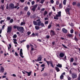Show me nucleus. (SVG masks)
<instances>
[{"mask_svg": "<svg viewBox=\"0 0 80 80\" xmlns=\"http://www.w3.org/2000/svg\"><path fill=\"white\" fill-rule=\"evenodd\" d=\"M15 8V5L13 3H10L9 5V6L8 7V4L7 5L6 9L8 10V9H13Z\"/></svg>", "mask_w": 80, "mask_h": 80, "instance_id": "1", "label": "nucleus"}, {"mask_svg": "<svg viewBox=\"0 0 80 80\" xmlns=\"http://www.w3.org/2000/svg\"><path fill=\"white\" fill-rule=\"evenodd\" d=\"M61 11L58 12V14H56L55 16L54 17V20H58V18H59L58 17H61Z\"/></svg>", "mask_w": 80, "mask_h": 80, "instance_id": "2", "label": "nucleus"}, {"mask_svg": "<svg viewBox=\"0 0 80 80\" xmlns=\"http://www.w3.org/2000/svg\"><path fill=\"white\" fill-rule=\"evenodd\" d=\"M37 22H38V26H41V27H43L44 26V24L42 22V21H40V19H37L36 20Z\"/></svg>", "mask_w": 80, "mask_h": 80, "instance_id": "3", "label": "nucleus"}, {"mask_svg": "<svg viewBox=\"0 0 80 80\" xmlns=\"http://www.w3.org/2000/svg\"><path fill=\"white\" fill-rule=\"evenodd\" d=\"M18 30L20 32V33H23V32H24V28L22 27H19L18 28Z\"/></svg>", "mask_w": 80, "mask_h": 80, "instance_id": "4", "label": "nucleus"}, {"mask_svg": "<svg viewBox=\"0 0 80 80\" xmlns=\"http://www.w3.org/2000/svg\"><path fill=\"white\" fill-rule=\"evenodd\" d=\"M37 7H38V4H36L32 6V7H33V8L32 9V10L33 12H35V10H36V8H37Z\"/></svg>", "mask_w": 80, "mask_h": 80, "instance_id": "5", "label": "nucleus"}, {"mask_svg": "<svg viewBox=\"0 0 80 80\" xmlns=\"http://www.w3.org/2000/svg\"><path fill=\"white\" fill-rule=\"evenodd\" d=\"M12 27L11 26H8V29H7V33H9L10 32H12Z\"/></svg>", "mask_w": 80, "mask_h": 80, "instance_id": "6", "label": "nucleus"}, {"mask_svg": "<svg viewBox=\"0 0 80 80\" xmlns=\"http://www.w3.org/2000/svg\"><path fill=\"white\" fill-rule=\"evenodd\" d=\"M42 58L41 56H39L37 60H35V61H37L38 62H40V61H42Z\"/></svg>", "mask_w": 80, "mask_h": 80, "instance_id": "7", "label": "nucleus"}, {"mask_svg": "<svg viewBox=\"0 0 80 80\" xmlns=\"http://www.w3.org/2000/svg\"><path fill=\"white\" fill-rule=\"evenodd\" d=\"M72 78H75L77 77V75L76 73H73L72 74Z\"/></svg>", "mask_w": 80, "mask_h": 80, "instance_id": "8", "label": "nucleus"}, {"mask_svg": "<svg viewBox=\"0 0 80 80\" xmlns=\"http://www.w3.org/2000/svg\"><path fill=\"white\" fill-rule=\"evenodd\" d=\"M22 49H21L20 50V55L22 58H24V57L23 56V52H22Z\"/></svg>", "mask_w": 80, "mask_h": 80, "instance_id": "9", "label": "nucleus"}, {"mask_svg": "<svg viewBox=\"0 0 80 80\" xmlns=\"http://www.w3.org/2000/svg\"><path fill=\"white\" fill-rule=\"evenodd\" d=\"M51 35L52 37H53V36H54V35H55V32L52 30L51 31Z\"/></svg>", "mask_w": 80, "mask_h": 80, "instance_id": "10", "label": "nucleus"}, {"mask_svg": "<svg viewBox=\"0 0 80 80\" xmlns=\"http://www.w3.org/2000/svg\"><path fill=\"white\" fill-rule=\"evenodd\" d=\"M65 56V54L62 52L60 53L59 54V57L61 58H63Z\"/></svg>", "mask_w": 80, "mask_h": 80, "instance_id": "11", "label": "nucleus"}, {"mask_svg": "<svg viewBox=\"0 0 80 80\" xmlns=\"http://www.w3.org/2000/svg\"><path fill=\"white\" fill-rule=\"evenodd\" d=\"M62 32L63 33H67L68 32V30H67L65 29V28H63L62 29Z\"/></svg>", "mask_w": 80, "mask_h": 80, "instance_id": "12", "label": "nucleus"}, {"mask_svg": "<svg viewBox=\"0 0 80 80\" xmlns=\"http://www.w3.org/2000/svg\"><path fill=\"white\" fill-rule=\"evenodd\" d=\"M0 70L2 73H3L5 71V69H4V68L3 66H2L1 67Z\"/></svg>", "mask_w": 80, "mask_h": 80, "instance_id": "13", "label": "nucleus"}, {"mask_svg": "<svg viewBox=\"0 0 80 80\" xmlns=\"http://www.w3.org/2000/svg\"><path fill=\"white\" fill-rule=\"evenodd\" d=\"M71 10V8H67L66 9H65L66 12H68V13L70 11V10Z\"/></svg>", "mask_w": 80, "mask_h": 80, "instance_id": "14", "label": "nucleus"}, {"mask_svg": "<svg viewBox=\"0 0 80 80\" xmlns=\"http://www.w3.org/2000/svg\"><path fill=\"white\" fill-rule=\"evenodd\" d=\"M24 72H26V73H28V76H30V75H31V74H32V71H30L29 72H28L25 71Z\"/></svg>", "mask_w": 80, "mask_h": 80, "instance_id": "15", "label": "nucleus"}, {"mask_svg": "<svg viewBox=\"0 0 80 80\" xmlns=\"http://www.w3.org/2000/svg\"><path fill=\"white\" fill-rule=\"evenodd\" d=\"M39 26H35V28L36 29V30H38V29H40V27H39Z\"/></svg>", "mask_w": 80, "mask_h": 80, "instance_id": "16", "label": "nucleus"}, {"mask_svg": "<svg viewBox=\"0 0 80 80\" xmlns=\"http://www.w3.org/2000/svg\"><path fill=\"white\" fill-rule=\"evenodd\" d=\"M55 70L56 71H57V72H60V70L59 68L57 67H55Z\"/></svg>", "mask_w": 80, "mask_h": 80, "instance_id": "17", "label": "nucleus"}, {"mask_svg": "<svg viewBox=\"0 0 80 80\" xmlns=\"http://www.w3.org/2000/svg\"><path fill=\"white\" fill-rule=\"evenodd\" d=\"M56 66L57 67H60V68H61V67H62V64H60L59 63H58V64H57Z\"/></svg>", "mask_w": 80, "mask_h": 80, "instance_id": "18", "label": "nucleus"}, {"mask_svg": "<svg viewBox=\"0 0 80 80\" xmlns=\"http://www.w3.org/2000/svg\"><path fill=\"white\" fill-rule=\"evenodd\" d=\"M46 62L48 64V67L49 66V64H51V63H52V62L51 61H46Z\"/></svg>", "mask_w": 80, "mask_h": 80, "instance_id": "19", "label": "nucleus"}, {"mask_svg": "<svg viewBox=\"0 0 80 80\" xmlns=\"http://www.w3.org/2000/svg\"><path fill=\"white\" fill-rule=\"evenodd\" d=\"M13 40L14 41L13 43H14V44H17V39H13Z\"/></svg>", "mask_w": 80, "mask_h": 80, "instance_id": "20", "label": "nucleus"}, {"mask_svg": "<svg viewBox=\"0 0 80 80\" xmlns=\"http://www.w3.org/2000/svg\"><path fill=\"white\" fill-rule=\"evenodd\" d=\"M18 28L19 27L16 25H14L13 27V28H14V29H16V28H17V30H18Z\"/></svg>", "mask_w": 80, "mask_h": 80, "instance_id": "21", "label": "nucleus"}, {"mask_svg": "<svg viewBox=\"0 0 80 80\" xmlns=\"http://www.w3.org/2000/svg\"><path fill=\"white\" fill-rule=\"evenodd\" d=\"M33 23L34 25H38V23L37 22L35 21H33Z\"/></svg>", "mask_w": 80, "mask_h": 80, "instance_id": "22", "label": "nucleus"}, {"mask_svg": "<svg viewBox=\"0 0 80 80\" xmlns=\"http://www.w3.org/2000/svg\"><path fill=\"white\" fill-rule=\"evenodd\" d=\"M62 7H63V5L62 3H60L59 4V8H62Z\"/></svg>", "mask_w": 80, "mask_h": 80, "instance_id": "23", "label": "nucleus"}, {"mask_svg": "<svg viewBox=\"0 0 80 80\" xmlns=\"http://www.w3.org/2000/svg\"><path fill=\"white\" fill-rule=\"evenodd\" d=\"M47 13H48V12L47 11H44V13H43L44 16H46V15L47 14Z\"/></svg>", "mask_w": 80, "mask_h": 80, "instance_id": "24", "label": "nucleus"}, {"mask_svg": "<svg viewBox=\"0 0 80 80\" xmlns=\"http://www.w3.org/2000/svg\"><path fill=\"white\" fill-rule=\"evenodd\" d=\"M24 25H25V22H22L20 24L21 26Z\"/></svg>", "mask_w": 80, "mask_h": 80, "instance_id": "25", "label": "nucleus"}, {"mask_svg": "<svg viewBox=\"0 0 80 80\" xmlns=\"http://www.w3.org/2000/svg\"><path fill=\"white\" fill-rule=\"evenodd\" d=\"M64 76L63 75H61V76H60V79L61 80H63L64 78Z\"/></svg>", "mask_w": 80, "mask_h": 80, "instance_id": "26", "label": "nucleus"}, {"mask_svg": "<svg viewBox=\"0 0 80 80\" xmlns=\"http://www.w3.org/2000/svg\"><path fill=\"white\" fill-rule=\"evenodd\" d=\"M28 8V7H26L24 8V10H25V11H27Z\"/></svg>", "mask_w": 80, "mask_h": 80, "instance_id": "27", "label": "nucleus"}, {"mask_svg": "<svg viewBox=\"0 0 80 80\" xmlns=\"http://www.w3.org/2000/svg\"><path fill=\"white\" fill-rule=\"evenodd\" d=\"M67 0H64L63 2V5H66V2H67Z\"/></svg>", "mask_w": 80, "mask_h": 80, "instance_id": "28", "label": "nucleus"}, {"mask_svg": "<svg viewBox=\"0 0 80 80\" xmlns=\"http://www.w3.org/2000/svg\"><path fill=\"white\" fill-rule=\"evenodd\" d=\"M52 11L49 12L48 13L49 16V17H51V15H52Z\"/></svg>", "mask_w": 80, "mask_h": 80, "instance_id": "29", "label": "nucleus"}, {"mask_svg": "<svg viewBox=\"0 0 80 80\" xmlns=\"http://www.w3.org/2000/svg\"><path fill=\"white\" fill-rule=\"evenodd\" d=\"M27 15L28 16H30V15L31 14H30V12L29 11H28L27 12Z\"/></svg>", "mask_w": 80, "mask_h": 80, "instance_id": "30", "label": "nucleus"}, {"mask_svg": "<svg viewBox=\"0 0 80 80\" xmlns=\"http://www.w3.org/2000/svg\"><path fill=\"white\" fill-rule=\"evenodd\" d=\"M19 6V4H18V3H17V4H16V5L15 6V8H17Z\"/></svg>", "mask_w": 80, "mask_h": 80, "instance_id": "31", "label": "nucleus"}, {"mask_svg": "<svg viewBox=\"0 0 80 80\" xmlns=\"http://www.w3.org/2000/svg\"><path fill=\"white\" fill-rule=\"evenodd\" d=\"M72 36L73 34H69L68 35V37H72Z\"/></svg>", "mask_w": 80, "mask_h": 80, "instance_id": "32", "label": "nucleus"}, {"mask_svg": "<svg viewBox=\"0 0 80 80\" xmlns=\"http://www.w3.org/2000/svg\"><path fill=\"white\" fill-rule=\"evenodd\" d=\"M74 61V59L73 58H71V60L70 61V62H73Z\"/></svg>", "mask_w": 80, "mask_h": 80, "instance_id": "33", "label": "nucleus"}, {"mask_svg": "<svg viewBox=\"0 0 80 80\" xmlns=\"http://www.w3.org/2000/svg\"><path fill=\"white\" fill-rule=\"evenodd\" d=\"M11 19V18L10 17H7V20L8 21H9Z\"/></svg>", "mask_w": 80, "mask_h": 80, "instance_id": "34", "label": "nucleus"}, {"mask_svg": "<svg viewBox=\"0 0 80 80\" xmlns=\"http://www.w3.org/2000/svg\"><path fill=\"white\" fill-rule=\"evenodd\" d=\"M45 25H48V21H47L45 22Z\"/></svg>", "mask_w": 80, "mask_h": 80, "instance_id": "35", "label": "nucleus"}, {"mask_svg": "<svg viewBox=\"0 0 80 80\" xmlns=\"http://www.w3.org/2000/svg\"><path fill=\"white\" fill-rule=\"evenodd\" d=\"M10 22L11 23H13V19H11L10 20Z\"/></svg>", "mask_w": 80, "mask_h": 80, "instance_id": "36", "label": "nucleus"}, {"mask_svg": "<svg viewBox=\"0 0 80 80\" xmlns=\"http://www.w3.org/2000/svg\"><path fill=\"white\" fill-rule=\"evenodd\" d=\"M51 27H52V25L51 24H49L48 25V29L50 28H51Z\"/></svg>", "mask_w": 80, "mask_h": 80, "instance_id": "37", "label": "nucleus"}, {"mask_svg": "<svg viewBox=\"0 0 80 80\" xmlns=\"http://www.w3.org/2000/svg\"><path fill=\"white\" fill-rule=\"evenodd\" d=\"M74 40L76 42H78V39L76 37V36H75V38H74Z\"/></svg>", "mask_w": 80, "mask_h": 80, "instance_id": "38", "label": "nucleus"}, {"mask_svg": "<svg viewBox=\"0 0 80 80\" xmlns=\"http://www.w3.org/2000/svg\"><path fill=\"white\" fill-rule=\"evenodd\" d=\"M72 5H77V2H73Z\"/></svg>", "mask_w": 80, "mask_h": 80, "instance_id": "39", "label": "nucleus"}, {"mask_svg": "<svg viewBox=\"0 0 80 80\" xmlns=\"http://www.w3.org/2000/svg\"><path fill=\"white\" fill-rule=\"evenodd\" d=\"M45 1V0H41V2H40V3H42V4H43V2Z\"/></svg>", "mask_w": 80, "mask_h": 80, "instance_id": "40", "label": "nucleus"}, {"mask_svg": "<svg viewBox=\"0 0 80 80\" xmlns=\"http://www.w3.org/2000/svg\"><path fill=\"white\" fill-rule=\"evenodd\" d=\"M17 37V36L16 34H14L13 37V38H16Z\"/></svg>", "mask_w": 80, "mask_h": 80, "instance_id": "41", "label": "nucleus"}, {"mask_svg": "<svg viewBox=\"0 0 80 80\" xmlns=\"http://www.w3.org/2000/svg\"><path fill=\"white\" fill-rule=\"evenodd\" d=\"M35 36V33H33L31 35V37H34Z\"/></svg>", "mask_w": 80, "mask_h": 80, "instance_id": "42", "label": "nucleus"}, {"mask_svg": "<svg viewBox=\"0 0 80 80\" xmlns=\"http://www.w3.org/2000/svg\"><path fill=\"white\" fill-rule=\"evenodd\" d=\"M50 2L51 3H52V4H53L54 3V1H53V0H51Z\"/></svg>", "mask_w": 80, "mask_h": 80, "instance_id": "43", "label": "nucleus"}, {"mask_svg": "<svg viewBox=\"0 0 80 80\" xmlns=\"http://www.w3.org/2000/svg\"><path fill=\"white\" fill-rule=\"evenodd\" d=\"M73 65H74V66H76V65H78V64L75 62H74L73 63Z\"/></svg>", "mask_w": 80, "mask_h": 80, "instance_id": "44", "label": "nucleus"}, {"mask_svg": "<svg viewBox=\"0 0 80 80\" xmlns=\"http://www.w3.org/2000/svg\"><path fill=\"white\" fill-rule=\"evenodd\" d=\"M62 45L63 47H64V48H67V47L65 46V45H64L63 44H62Z\"/></svg>", "mask_w": 80, "mask_h": 80, "instance_id": "45", "label": "nucleus"}, {"mask_svg": "<svg viewBox=\"0 0 80 80\" xmlns=\"http://www.w3.org/2000/svg\"><path fill=\"white\" fill-rule=\"evenodd\" d=\"M28 35H30V34H31V32H28L27 33Z\"/></svg>", "mask_w": 80, "mask_h": 80, "instance_id": "46", "label": "nucleus"}, {"mask_svg": "<svg viewBox=\"0 0 80 80\" xmlns=\"http://www.w3.org/2000/svg\"><path fill=\"white\" fill-rule=\"evenodd\" d=\"M73 29H71L70 31L71 33H73Z\"/></svg>", "mask_w": 80, "mask_h": 80, "instance_id": "47", "label": "nucleus"}, {"mask_svg": "<svg viewBox=\"0 0 80 80\" xmlns=\"http://www.w3.org/2000/svg\"><path fill=\"white\" fill-rule=\"evenodd\" d=\"M27 48H28V50L29 48H30V46L28 45H27Z\"/></svg>", "mask_w": 80, "mask_h": 80, "instance_id": "48", "label": "nucleus"}, {"mask_svg": "<svg viewBox=\"0 0 80 80\" xmlns=\"http://www.w3.org/2000/svg\"><path fill=\"white\" fill-rule=\"evenodd\" d=\"M52 9L53 10V11L55 12V7H52Z\"/></svg>", "mask_w": 80, "mask_h": 80, "instance_id": "49", "label": "nucleus"}, {"mask_svg": "<svg viewBox=\"0 0 80 80\" xmlns=\"http://www.w3.org/2000/svg\"><path fill=\"white\" fill-rule=\"evenodd\" d=\"M3 22H4V20H1L0 22V23H1V24H2V23H3Z\"/></svg>", "mask_w": 80, "mask_h": 80, "instance_id": "50", "label": "nucleus"}, {"mask_svg": "<svg viewBox=\"0 0 80 80\" xmlns=\"http://www.w3.org/2000/svg\"><path fill=\"white\" fill-rule=\"evenodd\" d=\"M78 80H80V74L79 75V76L78 78Z\"/></svg>", "mask_w": 80, "mask_h": 80, "instance_id": "51", "label": "nucleus"}, {"mask_svg": "<svg viewBox=\"0 0 80 80\" xmlns=\"http://www.w3.org/2000/svg\"><path fill=\"white\" fill-rule=\"evenodd\" d=\"M47 75H48V73H44V76H47Z\"/></svg>", "mask_w": 80, "mask_h": 80, "instance_id": "52", "label": "nucleus"}, {"mask_svg": "<svg viewBox=\"0 0 80 80\" xmlns=\"http://www.w3.org/2000/svg\"><path fill=\"white\" fill-rule=\"evenodd\" d=\"M31 3L32 5H34V4H35V1H32V2H31Z\"/></svg>", "mask_w": 80, "mask_h": 80, "instance_id": "53", "label": "nucleus"}, {"mask_svg": "<svg viewBox=\"0 0 80 80\" xmlns=\"http://www.w3.org/2000/svg\"><path fill=\"white\" fill-rule=\"evenodd\" d=\"M1 7L2 10H4V8L3 7V6L1 5Z\"/></svg>", "mask_w": 80, "mask_h": 80, "instance_id": "54", "label": "nucleus"}, {"mask_svg": "<svg viewBox=\"0 0 80 80\" xmlns=\"http://www.w3.org/2000/svg\"><path fill=\"white\" fill-rule=\"evenodd\" d=\"M51 65L52 67L53 68H54V66H53V63H52H52H51Z\"/></svg>", "mask_w": 80, "mask_h": 80, "instance_id": "55", "label": "nucleus"}, {"mask_svg": "<svg viewBox=\"0 0 80 80\" xmlns=\"http://www.w3.org/2000/svg\"><path fill=\"white\" fill-rule=\"evenodd\" d=\"M15 55L16 56H18V53H17L16 52H15Z\"/></svg>", "mask_w": 80, "mask_h": 80, "instance_id": "56", "label": "nucleus"}, {"mask_svg": "<svg viewBox=\"0 0 80 80\" xmlns=\"http://www.w3.org/2000/svg\"><path fill=\"white\" fill-rule=\"evenodd\" d=\"M20 1L21 2V3H23V2H25V0H20Z\"/></svg>", "mask_w": 80, "mask_h": 80, "instance_id": "57", "label": "nucleus"}, {"mask_svg": "<svg viewBox=\"0 0 80 80\" xmlns=\"http://www.w3.org/2000/svg\"><path fill=\"white\" fill-rule=\"evenodd\" d=\"M34 35L35 36H38V33H35L34 34Z\"/></svg>", "mask_w": 80, "mask_h": 80, "instance_id": "58", "label": "nucleus"}, {"mask_svg": "<svg viewBox=\"0 0 80 80\" xmlns=\"http://www.w3.org/2000/svg\"><path fill=\"white\" fill-rule=\"evenodd\" d=\"M56 27H60L58 24H56Z\"/></svg>", "mask_w": 80, "mask_h": 80, "instance_id": "59", "label": "nucleus"}, {"mask_svg": "<svg viewBox=\"0 0 80 80\" xmlns=\"http://www.w3.org/2000/svg\"><path fill=\"white\" fill-rule=\"evenodd\" d=\"M5 25H4L3 26H2V29H4L5 28Z\"/></svg>", "mask_w": 80, "mask_h": 80, "instance_id": "60", "label": "nucleus"}, {"mask_svg": "<svg viewBox=\"0 0 80 80\" xmlns=\"http://www.w3.org/2000/svg\"><path fill=\"white\" fill-rule=\"evenodd\" d=\"M77 6L78 7H80V3H78V4H77Z\"/></svg>", "mask_w": 80, "mask_h": 80, "instance_id": "61", "label": "nucleus"}, {"mask_svg": "<svg viewBox=\"0 0 80 80\" xmlns=\"http://www.w3.org/2000/svg\"><path fill=\"white\" fill-rule=\"evenodd\" d=\"M68 80H71V78L69 77H68Z\"/></svg>", "mask_w": 80, "mask_h": 80, "instance_id": "62", "label": "nucleus"}, {"mask_svg": "<svg viewBox=\"0 0 80 80\" xmlns=\"http://www.w3.org/2000/svg\"><path fill=\"white\" fill-rule=\"evenodd\" d=\"M45 64H42V65L41 66V67H45Z\"/></svg>", "mask_w": 80, "mask_h": 80, "instance_id": "63", "label": "nucleus"}, {"mask_svg": "<svg viewBox=\"0 0 80 80\" xmlns=\"http://www.w3.org/2000/svg\"><path fill=\"white\" fill-rule=\"evenodd\" d=\"M46 38L48 39L50 38V36L49 35H47L46 36Z\"/></svg>", "mask_w": 80, "mask_h": 80, "instance_id": "64", "label": "nucleus"}]
</instances>
